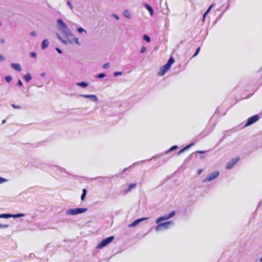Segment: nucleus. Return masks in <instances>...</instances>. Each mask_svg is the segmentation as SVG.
<instances>
[{
    "label": "nucleus",
    "instance_id": "nucleus-32",
    "mask_svg": "<svg viewBox=\"0 0 262 262\" xmlns=\"http://www.w3.org/2000/svg\"><path fill=\"white\" fill-rule=\"evenodd\" d=\"M7 181H8L7 179L0 177V184L3 183L4 182H6Z\"/></svg>",
    "mask_w": 262,
    "mask_h": 262
},
{
    "label": "nucleus",
    "instance_id": "nucleus-7",
    "mask_svg": "<svg viewBox=\"0 0 262 262\" xmlns=\"http://www.w3.org/2000/svg\"><path fill=\"white\" fill-rule=\"evenodd\" d=\"M219 176V172L217 170L214 171L210 174H209L207 177L203 180V182H206L208 181H211L216 179Z\"/></svg>",
    "mask_w": 262,
    "mask_h": 262
},
{
    "label": "nucleus",
    "instance_id": "nucleus-38",
    "mask_svg": "<svg viewBox=\"0 0 262 262\" xmlns=\"http://www.w3.org/2000/svg\"><path fill=\"white\" fill-rule=\"evenodd\" d=\"M30 56L33 58H36V54L35 52H31L30 53Z\"/></svg>",
    "mask_w": 262,
    "mask_h": 262
},
{
    "label": "nucleus",
    "instance_id": "nucleus-46",
    "mask_svg": "<svg viewBox=\"0 0 262 262\" xmlns=\"http://www.w3.org/2000/svg\"><path fill=\"white\" fill-rule=\"evenodd\" d=\"M207 13L205 12L203 15V21H204L205 19L206 16L207 15Z\"/></svg>",
    "mask_w": 262,
    "mask_h": 262
},
{
    "label": "nucleus",
    "instance_id": "nucleus-41",
    "mask_svg": "<svg viewBox=\"0 0 262 262\" xmlns=\"http://www.w3.org/2000/svg\"><path fill=\"white\" fill-rule=\"evenodd\" d=\"M16 84L17 86H23V82H21V81L20 79H18V82Z\"/></svg>",
    "mask_w": 262,
    "mask_h": 262
},
{
    "label": "nucleus",
    "instance_id": "nucleus-3",
    "mask_svg": "<svg viewBox=\"0 0 262 262\" xmlns=\"http://www.w3.org/2000/svg\"><path fill=\"white\" fill-rule=\"evenodd\" d=\"M86 208H76L68 209L66 211V214L67 215H75L83 213L87 211Z\"/></svg>",
    "mask_w": 262,
    "mask_h": 262
},
{
    "label": "nucleus",
    "instance_id": "nucleus-42",
    "mask_svg": "<svg viewBox=\"0 0 262 262\" xmlns=\"http://www.w3.org/2000/svg\"><path fill=\"white\" fill-rule=\"evenodd\" d=\"M67 5H68V6L70 7V9H71V10H72V9H73V7H72V5H71V2H70V1H68L67 2Z\"/></svg>",
    "mask_w": 262,
    "mask_h": 262
},
{
    "label": "nucleus",
    "instance_id": "nucleus-56",
    "mask_svg": "<svg viewBox=\"0 0 262 262\" xmlns=\"http://www.w3.org/2000/svg\"><path fill=\"white\" fill-rule=\"evenodd\" d=\"M222 15V14H221V15H220V16L218 17V18H219L220 17H221V16Z\"/></svg>",
    "mask_w": 262,
    "mask_h": 262
},
{
    "label": "nucleus",
    "instance_id": "nucleus-50",
    "mask_svg": "<svg viewBox=\"0 0 262 262\" xmlns=\"http://www.w3.org/2000/svg\"><path fill=\"white\" fill-rule=\"evenodd\" d=\"M45 74H46L45 73H42L40 74V76L41 77H43V76H45Z\"/></svg>",
    "mask_w": 262,
    "mask_h": 262
},
{
    "label": "nucleus",
    "instance_id": "nucleus-35",
    "mask_svg": "<svg viewBox=\"0 0 262 262\" xmlns=\"http://www.w3.org/2000/svg\"><path fill=\"white\" fill-rule=\"evenodd\" d=\"M213 5L214 4H212L211 5H210L205 12L207 13V14L209 13Z\"/></svg>",
    "mask_w": 262,
    "mask_h": 262
},
{
    "label": "nucleus",
    "instance_id": "nucleus-1",
    "mask_svg": "<svg viewBox=\"0 0 262 262\" xmlns=\"http://www.w3.org/2000/svg\"><path fill=\"white\" fill-rule=\"evenodd\" d=\"M57 23L58 28L61 31L67 39H62L60 35L57 34V36L58 38L64 44L73 43V41L70 39V37H73L74 34L72 33L66 24L64 23L63 20L61 18L58 19L57 20Z\"/></svg>",
    "mask_w": 262,
    "mask_h": 262
},
{
    "label": "nucleus",
    "instance_id": "nucleus-17",
    "mask_svg": "<svg viewBox=\"0 0 262 262\" xmlns=\"http://www.w3.org/2000/svg\"><path fill=\"white\" fill-rule=\"evenodd\" d=\"M136 186V183L130 184L128 188L124 190V193H128L132 189L134 188Z\"/></svg>",
    "mask_w": 262,
    "mask_h": 262
},
{
    "label": "nucleus",
    "instance_id": "nucleus-58",
    "mask_svg": "<svg viewBox=\"0 0 262 262\" xmlns=\"http://www.w3.org/2000/svg\"><path fill=\"white\" fill-rule=\"evenodd\" d=\"M1 25H2V24H1V23L0 22V26H1Z\"/></svg>",
    "mask_w": 262,
    "mask_h": 262
},
{
    "label": "nucleus",
    "instance_id": "nucleus-49",
    "mask_svg": "<svg viewBox=\"0 0 262 262\" xmlns=\"http://www.w3.org/2000/svg\"><path fill=\"white\" fill-rule=\"evenodd\" d=\"M197 152L199 153V154H203V153L205 152V151H198Z\"/></svg>",
    "mask_w": 262,
    "mask_h": 262
},
{
    "label": "nucleus",
    "instance_id": "nucleus-51",
    "mask_svg": "<svg viewBox=\"0 0 262 262\" xmlns=\"http://www.w3.org/2000/svg\"><path fill=\"white\" fill-rule=\"evenodd\" d=\"M202 170L201 169H200L199 171H198V174H201V172H202Z\"/></svg>",
    "mask_w": 262,
    "mask_h": 262
},
{
    "label": "nucleus",
    "instance_id": "nucleus-30",
    "mask_svg": "<svg viewBox=\"0 0 262 262\" xmlns=\"http://www.w3.org/2000/svg\"><path fill=\"white\" fill-rule=\"evenodd\" d=\"M5 79L7 82L9 83L12 81V77L11 76L8 75V76H6L5 77Z\"/></svg>",
    "mask_w": 262,
    "mask_h": 262
},
{
    "label": "nucleus",
    "instance_id": "nucleus-47",
    "mask_svg": "<svg viewBox=\"0 0 262 262\" xmlns=\"http://www.w3.org/2000/svg\"><path fill=\"white\" fill-rule=\"evenodd\" d=\"M56 50L58 52V53H59V54H61L62 53V51L61 49H60L59 48H56Z\"/></svg>",
    "mask_w": 262,
    "mask_h": 262
},
{
    "label": "nucleus",
    "instance_id": "nucleus-15",
    "mask_svg": "<svg viewBox=\"0 0 262 262\" xmlns=\"http://www.w3.org/2000/svg\"><path fill=\"white\" fill-rule=\"evenodd\" d=\"M11 66L13 69L17 71L20 72L21 71V68L19 63H12Z\"/></svg>",
    "mask_w": 262,
    "mask_h": 262
},
{
    "label": "nucleus",
    "instance_id": "nucleus-33",
    "mask_svg": "<svg viewBox=\"0 0 262 262\" xmlns=\"http://www.w3.org/2000/svg\"><path fill=\"white\" fill-rule=\"evenodd\" d=\"M200 51V47H198V48L196 49V51H195V52L194 54H193V57H195V56H196L199 54V53Z\"/></svg>",
    "mask_w": 262,
    "mask_h": 262
},
{
    "label": "nucleus",
    "instance_id": "nucleus-44",
    "mask_svg": "<svg viewBox=\"0 0 262 262\" xmlns=\"http://www.w3.org/2000/svg\"><path fill=\"white\" fill-rule=\"evenodd\" d=\"M30 34L32 36H36V33L35 31H32V32H31Z\"/></svg>",
    "mask_w": 262,
    "mask_h": 262
},
{
    "label": "nucleus",
    "instance_id": "nucleus-23",
    "mask_svg": "<svg viewBox=\"0 0 262 262\" xmlns=\"http://www.w3.org/2000/svg\"><path fill=\"white\" fill-rule=\"evenodd\" d=\"M87 193V190L85 188L82 189V193L81 195V201H83L86 196Z\"/></svg>",
    "mask_w": 262,
    "mask_h": 262
},
{
    "label": "nucleus",
    "instance_id": "nucleus-48",
    "mask_svg": "<svg viewBox=\"0 0 262 262\" xmlns=\"http://www.w3.org/2000/svg\"><path fill=\"white\" fill-rule=\"evenodd\" d=\"M5 42V39L3 38L0 39V43H3Z\"/></svg>",
    "mask_w": 262,
    "mask_h": 262
},
{
    "label": "nucleus",
    "instance_id": "nucleus-43",
    "mask_svg": "<svg viewBox=\"0 0 262 262\" xmlns=\"http://www.w3.org/2000/svg\"><path fill=\"white\" fill-rule=\"evenodd\" d=\"M112 16L116 19V20H119V17L117 15V14H112Z\"/></svg>",
    "mask_w": 262,
    "mask_h": 262
},
{
    "label": "nucleus",
    "instance_id": "nucleus-25",
    "mask_svg": "<svg viewBox=\"0 0 262 262\" xmlns=\"http://www.w3.org/2000/svg\"><path fill=\"white\" fill-rule=\"evenodd\" d=\"M77 30L78 32L80 34H82V33H84L85 34H86L87 32L85 30L83 29L82 27H79L77 28Z\"/></svg>",
    "mask_w": 262,
    "mask_h": 262
},
{
    "label": "nucleus",
    "instance_id": "nucleus-5",
    "mask_svg": "<svg viewBox=\"0 0 262 262\" xmlns=\"http://www.w3.org/2000/svg\"><path fill=\"white\" fill-rule=\"evenodd\" d=\"M114 239V236H111L109 237H107L103 240L101 241V242L96 246V248L100 249H102L103 247L106 246L109 244H110Z\"/></svg>",
    "mask_w": 262,
    "mask_h": 262
},
{
    "label": "nucleus",
    "instance_id": "nucleus-4",
    "mask_svg": "<svg viewBox=\"0 0 262 262\" xmlns=\"http://www.w3.org/2000/svg\"><path fill=\"white\" fill-rule=\"evenodd\" d=\"M158 225L156 227V231L159 232L163 230H166L170 228V227L173 225L172 221H167L164 223H158Z\"/></svg>",
    "mask_w": 262,
    "mask_h": 262
},
{
    "label": "nucleus",
    "instance_id": "nucleus-26",
    "mask_svg": "<svg viewBox=\"0 0 262 262\" xmlns=\"http://www.w3.org/2000/svg\"><path fill=\"white\" fill-rule=\"evenodd\" d=\"M123 15L124 16L127 18H130V13L127 10H125L123 12Z\"/></svg>",
    "mask_w": 262,
    "mask_h": 262
},
{
    "label": "nucleus",
    "instance_id": "nucleus-21",
    "mask_svg": "<svg viewBox=\"0 0 262 262\" xmlns=\"http://www.w3.org/2000/svg\"><path fill=\"white\" fill-rule=\"evenodd\" d=\"M108 179V177H98L93 178L92 180H99V181L100 182L103 183L105 179Z\"/></svg>",
    "mask_w": 262,
    "mask_h": 262
},
{
    "label": "nucleus",
    "instance_id": "nucleus-9",
    "mask_svg": "<svg viewBox=\"0 0 262 262\" xmlns=\"http://www.w3.org/2000/svg\"><path fill=\"white\" fill-rule=\"evenodd\" d=\"M77 97H83L86 98H89L93 102H97L98 101V98L95 95H89V94H77L76 95Z\"/></svg>",
    "mask_w": 262,
    "mask_h": 262
},
{
    "label": "nucleus",
    "instance_id": "nucleus-22",
    "mask_svg": "<svg viewBox=\"0 0 262 262\" xmlns=\"http://www.w3.org/2000/svg\"><path fill=\"white\" fill-rule=\"evenodd\" d=\"M12 214L10 213H3L0 214V218L9 219L11 217Z\"/></svg>",
    "mask_w": 262,
    "mask_h": 262
},
{
    "label": "nucleus",
    "instance_id": "nucleus-45",
    "mask_svg": "<svg viewBox=\"0 0 262 262\" xmlns=\"http://www.w3.org/2000/svg\"><path fill=\"white\" fill-rule=\"evenodd\" d=\"M5 60V58L4 56L0 54V61H3Z\"/></svg>",
    "mask_w": 262,
    "mask_h": 262
},
{
    "label": "nucleus",
    "instance_id": "nucleus-40",
    "mask_svg": "<svg viewBox=\"0 0 262 262\" xmlns=\"http://www.w3.org/2000/svg\"><path fill=\"white\" fill-rule=\"evenodd\" d=\"M8 226V225H4L2 224H0V229L6 228H7Z\"/></svg>",
    "mask_w": 262,
    "mask_h": 262
},
{
    "label": "nucleus",
    "instance_id": "nucleus-36",
    "mask_svg": "<svg viewBox=\"0 0 262 262\" xmlns=\"http://www.w3.org/2000/svg\"><path fill=\"white\" fill-rule=\"evenodd\" d=\"M146 50V48L145 46L142 47V48L140 50V53H144L145 52Z\"/></svg>",
    "mask_w": 262,
    "mask_h": 262
},
{
    "label": "nucleus",
    "instance_id": "nucleus-13",
    "mask_svg": "<svg viewBox=\"0 0 262 262\" xmlns=\"http://www.w3.org/2000/svg\"><path fill=\"white\" fill-rule=\"evenodd\" d=\"M194 145V143H191L186 146H185L184 148H183L182 149H181L178 152V155L179 156L183 152H184L185 151L188 150L189 149L191 146H193Z\"/></svg>",
    "mask_w": 262,
    "mask_h": 262
},
{
    "label": "nucleus",
    "instance_id": "nucleus-11",
    "mask_svg": "<svg viewBox=\"0 0 262 262\" xmlns=\"http://www.w3.org/2000/svg\"><path fill=\"white\" fill-rule=\"evenodd\" d=\"M48 166L50 167L51 170H54L57 173L62 172L63 171L66 172L64 168H62L58 165L49 164Z\"/></svg>",
    "mask_w": 262,
    "mask_h": 262
},
{
    "label": "nucleus",
    "instance_id": "nucleus-8",
    "mask_svg": "<svg viewBox=\"0 0 262 262\" xmlns=\"http://www.w3.org/2000/svg\"><path fill=\"white\" fill-rule=\"evenodd\" d=\"M259 117L258 115H255L252 116V117H250L248 119L245 125V126L246 127L253 124V123L257 122L259 120Z\"/></svg>",
    "mask_w": 262,
    "mask_h": 262
},
{
    "label": "nucleus",
    "instance_id": "nucleus-52",
    "mask_svg": "<svg viewBox=\"0 0 262 262\" xmlns=\"http://www.w3.org/2000/svg\"><path fill=\"white\" fill-rule=\"evenodd\" d=\"M143 162V161H141V162H138V163H135V164H134L133 165H133H135V164H139V163H141V162Z\"/></svg>",
    "mask_w": 262,
    "mask_h": 262
},
{
    "label": "nucleus",
    "instance_id": "nucleus-14",
    "mask_svg": "<svg viewBox=\"0 0 262 262\" xmlns=\"http://www.w3.org/2000/svg\"><path fill=\"white\" fill-rule=\"evenodd\" d=\"M143 5L149 11L150 15L151 16H153L154 11L152 8L149 4L146 3H144Z\"/></svg>",
    "mask_w": 262,
    "mask_h": 262
},
{
    "label": "nucleus",
    "instance_id": "nucleus-54",
    "mask_svg": "<svg viewBox=\"0 0 262 262\" xmlns=\"http://www.w3.org/2000/svg\"><path fill=\"white\" fill-rule=\"evenodd\" d=\"M6 122V120H3L2 121V124H4Z\"/></svg>",
    "mask_w": 262,
    "mask_h": 262
},
{
    "label": "nucleus",
    "instance_id": "nucleus-2",
    "mask_svg": "<svg viewBox=\"0 0 262 262\" xmlns=\"http://www.w3.org/2000/svg\"><path fill=\"white\" fill-rule=\"evenodd\" d=\"M174 60L173 57H170L167 62L164 66H162L160 72L158 73L159 76H163L167 71H168L171 65L174 63Z\"/></svg>",
    "mask_w": 262,
    "mask_h": 262
},
{
    "label": "nucleus",
    "instance_id": "nucleus-39",
    "mask_svg": "<svg viewBox=\"0 0 262 262\" xmlns=\"http://www.w3.org/2000/svg\"><path fill=\"white\" fill-rule=\"evenodd\" d=\"M110 67L109 63H106L103 66V69H108Z\"/></svg>",
    "mask_w": 262,
    "mask_h": 262
},
{
    "label": "nucleus",
    "instance_id": "nucleus-31",
    "mask_svg": "<svg viewBox=\"0 0 262 262\" xmlns=\"http://www.w3.org/2000/svg\"><path fill=\"white\" fill-rule=\"evenodd\" d=\"M105 76V73H100L96 76L97 78H103Z\"/></svg>",
    "mask_w": 262,
    "mask_h": 262
},
{
    "label": "nucleus",
    "instance_id": "nucleus-10",
    "mask_svg": "<svg viewBox=\"0 0 262 262\" xmlns=\"http://www.w3.org/2000/svg\"><path fill=\"white\" fill-rule=\"evenodd\" d=\"M239 157H238L232 159L227 163L226 168L227 169H231L233 166L239 161Z\"/></svg>",
    "mask_w": 262,
    "mask_h": 262
},
{
    "label": "nucleus",
    "instance_id": "nucleus-53",
    "mask_svg": "<svg viewBox=\"0 0 262 262\" xmlns=\"http://www.w3.org/2000/svg\"><path fill=\"white\" fill-rule=\"evenodd\" d=\"M262 71V67L258 70V72Z\"/></svg>",
    "mask_w": 262,
    "mask_h": 262
},
{
    "label": "nucleus",
    "instance_id": "nucleus-19",
    "mask_svg": "<svg viewBox=\"0 0 262 262\" xmlns=\"http://www.w3.org/2000/svg\"><path fill=\"white\" fill-rule=\"evenodd\" d=\"M23 78L27 82H28L31 80L32 76L29 73H28L24 76Z\"/></svg>",
    "mask_w": 262,
    "mask_h": 262
},
{
    "label": "nucleus",
    "instance_id": "nucleus-34",
    "mask_svg": "<svg viewBox=\"0 0 262 262\" xmlns=\"http://www.w3.org/2000/svg\"><path fill=\"white\" fill-rule=\"evenodd\" d=\"M122 74V72H115L114 73V76L115 77H117L118 76L121 75Z\"/></svg>",
    "mask_w": 262,
    "mask_h": 262
},
{
    "label": "nucleus",
    "instance_id": "nucleus-20",
    "mask_svg": "<svg viewBox=\"0 0 262 262\" xmlns=\"http://www.w3.org/2000/svg\"><path fill=\"white\" fill-rule=\"evenodd\" d=\"M178 148V146L177 145H173V146H171L168 150L165 151L164 155H167L168 153H169L170 152L173 151L174 150H176Z\"/></svg>",
    "mask_w": 262,
    "mask_h": 262
},
{
    "label": "nucleus",
    "instance_id": "nucleus-16",
    "mask_svg": "<svg viewBox=\"0 0 262 262\" xmlns=\"http://www.w3.org/2000/svg\"><path fill=\"white\" fill-rule=\"evenodd\" d=\"M49 44V40L47 39H45L41 43V49L45 50V49H46L48 47Z\"/></svg>",
    "mask_w": 262,
    "mask_h": 262
},
{
    "label": "nucleus",
    "instance_id": "nucleus-18",
    "mask_svg": "<svg viewBox=\"0 0 262 262\" xmlns=\"http://www.w3.org/2000/svg\"><path fill=\"white\" fill-rule=\"evenodd\" d=\"M76 85L78 86H79L82 88H85L86 87H87L88 86L89 83L86 82L85 81H81L80 82H77L76 83Z\"/></svg>",
    "mask_w": 262,
    "mask_h": 262
},
{
    "label": "nucleus",
    "instance_id": "nucleus-37",
    "mask_svg": "<svg viewBox=\"0 0 262 262\" xmlns=\"http://www.w3.org/2000/svg\"><path fill=\"white\" fill-rule=\"evenodd\" d=\"M11 106H12V107H13V108H14L18 109V108H21V106H19V105H15V104H11Z\"/></svg>",
    "mask_w": 262,
    "mask_h": 262
},
{
    "label": "nucleus",
    "instance_id": "nucleus-29",
    "mask_svg": "<svg viewBox=\"0 0 262 262\" xmlns=\"http://www.w3.org/2000/svg\"><path fill=\"white\" fill-rule=\"evenodd\" d=\"M196 156V154L195 152H193L191 154H190L186 159V161H190L193 157V156Z\"/></svg>",
    "mask_w": 262,
    "mask_h": 262
},
{
    "label": "nucleus",
    "instance_id": "nucleus-6",
    "mask_svg": "<svg viewBox=\"0 0 262 262\" xmlns=\"http://www.w3.org/2000/svg\"><path fill=\"white\" fill-rule=\"evenodd\" d=\"M176 214V212L174 211H171L169 213L165 214L163 216H161L158 218L156 220V223H160L162 222V221L167 220L171 217H172Z\"/></svg>",
    "mask_w": 262,
    "mask_h": 262
},
{
    "label": "nucleus",
    "instance_id": "nucleus-28",
    "mask_svg": "<svg viewBox=\"0 0 262 262\" xmlns=\"http://www.w3.org/2000/svg\"><path fill=\"white\" fill-rule=\"evenodd\" d=\"M143 38L147 42H150V37L147 35H144L143 36Z\"/></svg>",
    "mask_w": 262,
    "mask_h": 262
},
{
    "label": "nucleus",
    "instance_id": "nucleus-57",
    "mask_svg": "<svg viewBox=\"0 0 262 262\" xmlns=\"http://www.w3.org/2000/svg\"><path fill=\"white\" fill-rule=\"evenodd\" d=\"M126 169L125 168V169H124L123 170V171H126Z\"/></svg>",
    "mask_w": 262,
    "mask_h": 262
},
{
    "label": "nucleus",
    "instance_id": "nucleus-27",
    "mask_svg": "<svg viewBox=\"0 0 262 262\" xmlns=\"http://www.w3.org/2000/svg\"><path fill=\"white\" fill-rule=\"evenodd\" d=\"M71 37V38H70V39L73 40V43L75 42L77 45H78L79 46L80 45V43L78 41V39L77 37H75L74 36L73 37Z\"/></svg>",
    "mask_w": 262,
    "mask_h": 262
},
{
    "label": "nucleus",
    "instance_id": "nucleus-12",
    "mask_svg": "<svg viewBox=\"0 0 262 262\" xmlns=\"http://www.w3.org/2000/svg\"><path fill=\"white\" fill-rule=\"evenodd\" d=\"M148 219L147 217H143V218H140V219H138L135 221H134L132 223H131L130 224H129L128 225V227H135L137 225H138L140 223H141V222L143 221H145L146 220Z\"/></svg>",
    "mask_w": 262,
    "mask_h": 262
},
{
    "label": "nucleus",
    "instance_id": "nucleus-24",
    "mask_svg": "<svg viewBox=\"0 0 262 262\" xmlns=\"http://www.w3.org/2000/svg\"><path fill=\"white\" fill-rule=\"evenodd\" d=\"M25 215L24 213H17V214H12L11 217L18 218V217H24V216H25Z\"/></svg>",
    "mask_w": 262,
    "mask_h": 262
},
{
    "label": "nucleus",
    "instance_id": "nucleus-55",
    "mask_svg": "<svg viewBox=\"0 0 262 262\" xmlns=\"http://www.w3.org/2000/svg\"><path fill=\"white\" fill-rule=\"evenodd\" d=\"M165 26H168V23H166V24H165Z\"/></svg>",
    "mask_w": 262,
    "mask_h": 262
}]
</instances>
